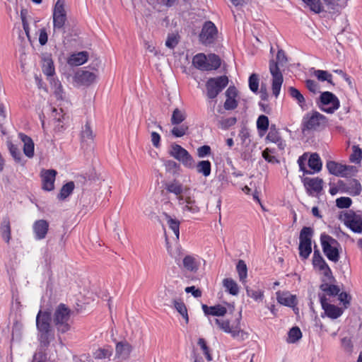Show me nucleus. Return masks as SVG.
I'll use <instances>...</instances> for the list:
<instances>
[{"mask_svg":"<svg viewBox=\"0 0 362 362\" xmlns=\"http://www.w3.org/2000/svg\"><path fill=\"white\" fill-rule=\"evenodd\" d=\"M308 165L309 168L313 170V174L319 173L322 170V163L320 156L317 153L310 154L308 160Z\"/></svg>","mask_w":362,"mask_h":362,"instance_id":"cd10ccee","label":"nucleus"},{"mask_svg":"<svg viewBox=\"0 0 362 362\" xmlns=\"http://www.w3.org/2000/svg\"><path fill=\"white\" fill-rule=\"evenodd\" d=\"M247 295L253 298L255 301H262L264 298V291L260 289L254 290L246 288Z\"/></svg>","mask_w":362,"mask_h":362,"instance_id":"de8ad7c7","label":"nucleus"},{"mask_svg":"<svg viewBox=\"0 0 362 362\" xmlns=\"http://www.w3.org/2000/svg\"><path fill=\"white\" fill-rule=\"evenodd\" d=\"M290 95L296 99L298 103L302 106L305 103V98L300 91L294 87H290L288 88Z\"/></svg>","mask_w":362,"mask_h":362,"instance_id":"603ef678","label":"nucleus"},{"mask_svg":"<svg viewBox=\"0 0 362 362\" xmlns=\"http://www.w3.org/2000/svg\"><path fill=\"white\" fill-rule=\"evenodd\" d=\"M88 53L86 51L79 52L71 55L68 63L71 66H80L87 62Z\"/></svg>","mask_w":362,"mask_h":362,"instance_id":"bb28decb","label":"nucleus"},{"mask_svg":"<svg viewBox=\"0 0 362 362\" xmlns=\"http://www.w3.org/2000/svg\"><path fill=\"white\" fill-rule=\"evenodd\" d=\"M313 235V230L310 227H303L300 233V243H311V238Z\"/></svg>","mask_w":362,"mask_h":362,"instance_id":"ea45409f","label":"nucleus"},{"mask_svg":"<svg viewBox=\"0 0 362 362\" xmlns=\"http://www.w3.org/2000/svg\"><path fill=\"white\" fill-rule=\"evenodd\" d=\"M18 136L23 143L24 154L32 158L34 156V143L32 139L23 133L19 134Z\"/></svg>","mask_w":362,"mask_h":362,"instance_id":"5701e85b","label":"nucleus"},{"mask_svg":"<svg viewBox=\"0 0 362 362\" xmlns=\"http://www.w3.org/2000/svg\"><path fill=\"white\" fill-rule=\"evenodd\" d=\"M66 21V13L64 8V0H57L53 11L54 33L62 30Z\"/></svg>","mask_w":362,"mask_h":362,"instance_id":"f8f14e48","label":"nucleus"},{"mask_svg":"<svg viewBox=\"0 0 362 362\" xmlns=\"http://www.w3.org/2000/svg\"><path fill=\"white\" fill-rule=\"evenodd\" d=\"M240 313L239 317L233 323H230L228 320L223 319H215V323L220 329L230 334L233 338L244 340L247 337V334L240 327Z\"/></svg>","mask_w":362,"mask_h":362,"instance_id":"39448f33","label":"nucleus"},{"mask_svg":"<svg viewBox=\"0 0 362 362\" xmlns=\"http://www.w3.org/2000/svg\"><path fill=\"white\" fill-rule=\"evenodd\" d=\"M0 233L3 240L8 243L11 239V224L8 216L4 217L1 223Z\"/></svg>","mask_w":362,"mask_h":362,"instance_id":"c85d7f7f","label":"nucleus"},{"mask_svg":"<svg viewBox=\"0 0 362 362\" xmlns=\"http://www.w3.org/2000/svg\"><path fill=\"white\" fill-rule=\"evenodd\" d=\"M332 283H322L320 288L323 292L326 293L329 296H337L340 292V288L335 285L331 284Z\"/></svg>","mask_w":362,"mask_h":362,"instance_id":"c9c22d12","label":"nucleus"},{"mask_svg":"<svg viewBox=\"0 0 362 362\" xmlns=\"http://www.w3.org/2000/svg\"><path fill=\"white\" fill-rule=\"evenodd\" d=\"M307 88L312 93L319 92V84L313 80L308 79L305 81Z\"/></svg>","mask_w":362,"mask_h":362,"instance_id":"69168bd1","label":"nucleus"},{"mask_svg":"<svg viewBox=\"0 0 362 362\" xmlns=\"http://www.w3.org/2000/svg\"><path fill=\"white\" fill-rule=\"evenodd\" d=\"M187 114L185 110L175 108L173 112L170 122L173 125H178L185 120Z\"/></svg>","mask_w":362,"mask_h":362,"instance_id":"72a5a7b5","label":"nucleus"},{"mask_svg":"<svg viewBox=\"0 0 362 362\" xmlns=\"http://www.w3.org/2000/svg\"><path fill=\"white\" fill-rule=\"evenodd\" d=\"M116 355L121 359H127L129 358L132 346L127 341H120L116 344Z\"/></svg>","mask_w":362,"mask_h":362,"instance_id":"412c9836","label":"nucleus"},{"mask_svg":"<svg viewBox=\"0 0 362 362\" xmlns=\"http://www.w3.org/2000/svg\"><path fill=\"white\" fill-rule=\"evenodd\" d=\"M211 154V148L209 146H202L197 148V155L199 158H204Z\"/></svg>","mask_w":362,"mask_h":362,"instance_id":"774afa93","label":"nucleus"},{"mask_svg":"<svg viewBox=\"0 0 362 362\" xmlns=\"http://www.w3.org/2000/svg\"><path fill=\"white\" fill-rule=\"evenodd\" d=\"M228 78L226 76L210 78L206 83V95L214 99L227 86Z\"/></svg>","mask_w":362,"mask_h":362,"instance_id":"0eeeda50","label":"nucleus"},{"mask_svg":"<svg viewBox=\"0 0 362 362\" xmlns=\"http://www.w3.org/2000/svg\"><path fill=\"white\" fill-rule=\"evenodd\" d=\"M302 337V333L299 327H293L288 332V341L290 343H295L298 341Z\"/></svg>","mask_w":362,"mask_h":362,"instance_id":"a18cd8bd","label":"nucleus"},{"mask_svg":"<svg viewBox=\"0 0 362 362\" xmlns=\"http://www.w3.org/2000/svg\"><path fill=\"white\" fill-rule=\"evenodd\" d=\"M42 71L43 73L48 76H52L54 74V66L53 61L50 56H45L42 58Z\"/></svg>","mask_w":362,"mask_h":362,"instance_id":"2f4dec72","label":"nucleus"},{"mask_svg":"<svg viewBox=\"0 0 362 362\" xmlns=\"http://www.w3.org/2000/svg\"><path fill=\"white\" fill-rule=\"evenodd\" d=\"M38 341L41 348H47L54 338L51 326V315L49 312L40 310L36 317Z\"/></svg>","mask_w":362,"mask_h":362,"instance_id":"f257e3e1","label":"nucleus"},{"mask_svg":"<svg viewBox=\"0 0 362 362\" xmlns=\"http://www.w3.org/2000/svg\"><path fill=\"white\" fill-rule=\"evenodd\" d=\"M169 153L174 158L180 161L185 167L187 168H194L195 162L189 152L182 148L180 145L173 144L171 145Z\"/></svg>","mask_w":362,"mask_h":362,"instance_id":"1a4fd4ad","label":"nucleus"},{"mask_svg":"<svg viewBox=\"0 0 362 362\" xmlns=\"http://www.w3.org/2000/svg\"><path fill=\"white\" fill-rule=\"evenodd\" d=\"M314 75L320 81H327L328 83H332V74L328 73L327 71L315 70L314 71Z\"/></svg>","mask_w":362,"mask_h":362,"instance_id":"09e8293b","label":"nucleus"},{"mask_svg":"<svg viewBox=\"0 0 362 362\" xmlns=\"http://www.w3.org/2000/svg\"><path fill=\"white\" fill-rule=\"evenodd\" d=\"M272 153V150L267 148L262 152V157L269 163H279V160L274 156L271 155Z\"/></svg>","mask_w":362,"mask_h":362,"instance_id":"e2e57ef3","label":"nucleus"},{"mask_svg":"<svg viewBox=\"0 0 362 362\" xmlns=\"http://www.w3.org/2000/svg\"><path fill=\"white\" fill-rule=\"evenodd\" d=\"M49 227V224L46 220L40 219L35 221L33 225L35 238L37 240L45 239L48 233Z\"/></svg>","mask_w":362,"mask_h":362,"instance_id":"6ab92c4d","label":"nucleus"},{"mask_svg":"<svg viewBox=\"0 0 362 362\" xmlns=\"http://www.w3.org/2000/svg\"><path fill=\"white\" fill-rule=\"evenodd\" d=\"M42 189L46 191H52L54 188V181L57 175L55 170H42L40 173Z\"/></svg>","mask_w":362,"mask_h":362,"instance_id":"a211bd4d","label":"nucleus"},{"mask_svg":"<svg viewBox=\"0 0 362 362\" xmlns=\"http://www.w3.org/2000/svg\"><path fill=\"white\" fill-rule=\"evenodd\" d=\"M186 189L187 188H184L182 184L176 180L168 182L165 184V189L168 192L174 194L177 197V200L178 199L179 197H181L184 194Z\"/></svg>","mask_w":362,"mask_h":362,"instance_id":"aec40b11","label":"nucleus"},{"mask_svg":"<svg viewBox=\"0 0 362 362\" xmlns=\"http://www.w3.org/2000/svg\"><path fill=\"white\" fill-rule=\"evenodd\" d=\"M8 148L12 157L16 162H21V152L20 149L11 142H8Z\"/></svg>","mask_w":362,"mask_h":362,"instance_id":"864d4df0","label":"nucleus"},{"mask_svg":"<svg viewBox=\"0 0 362 362\" xmlns=\"http://www.w3.org/2000/svg\"><path fill=\"white\" fill-rule=\"evenodd\" d=\"M362 159V151L358 146H353L352 153L349 156L351 163H359Z\"/></svg>","mask_w":362,"mask_h":362,"instance_id":"49530a36","label":"nucleus"},{"mask_svg":"<svg viewBox=\"0 0 362 362\" xmlns=\"http://www.w3.org/2000/svg\"><path fill=\"white\" fill-rule=\"evenodd\" d=\"M320 301L325 314L331 319H337L343 314V309L334 305L327 303V299L325 294H319Z\"/></svg>","mask_w":362,"mask_h":362,"instance_id":"dca6fc26","label":"nucleus"},{"mask_svg":"<svg viewBox=\"0 0 362 362\" xmlns=\"http://www.w3.org/2000/svg\"><path fill=\"white\" fill-rule=\"evenodd\" d=\"M326 122V117L318 112L306 114L303 119V131L316 129Z\"/></svg>","mask_w":362,"mask_h":362,"instance_id":"ddd939ff","label":"nucleus"},{"mask_svg":"<svg viewBox=\"0 0 362 362\" xmlns=\"http://www.w3.org/2000/svg\"><path fill=\"white\" fill-rule=\"evenodd\" d=\"M299 255L302 259H306L312 252L311 243H299Z\"/></svg>","mask_w":362,"mask_h":362,"instance_id":"a19ab883","label":"nucleus"},{"mask_svg":"<svg viewBox=\"0 0 362 362\" xmlns=\"http://www.w3.org/2000/svg\"><path fill=\"white\" fill-rule=\"evenodd\" d=\"M198 344L202 350L205 357L208 361H212V356L211 354L210 349L206 345V342L203 338H199L198 340Z\"/></svg>","mask_w":362,"mask_h":362,"instance_id":"5fc2aeb1","label":"nucleus"},{"mask_svg":"<svg viewBox=\"0 0 362 362\" xmlns=\"http://www.w3.org/2000/svg\"><path fill=\"white\" fill-rule=\"evenodd\" d=\"M188 128V125H187L186 124H180V125H174V127L171 130V134L175 137H182L187 134Z\"/></svg>","mask_w":362,"mask_h":362,"instance_id":"37998d69","label":"nucleus"},{"mask_svg":"<svg viewBox=\"0 0 362 362\" xmlns=\"http://www.w3.org/2000/svg\"><path fill=\"white\" fill-rule=\"evenodd\" d=\"M111 355L112 351L107 349H98L93 353V356L96 359L109 358Z\"/></svg>","mask_w":362,"mask_h":362,"instance_id":"13d9d810","label":"nucleus"},{"mask_svg":"<svg viewBox=\"0 0 362 362\" xmlns=\"http://www.w3.org/2000/svg\"><path fill=\"white\" fill-rule=\"evenodd\" d=\"M74 182H69L62 187L60 193L58 195V198L60 199H64L68 197L73 192L74 189Z\"/></svg>","mask_w":362,"mask_h":362,"instance_id":"79ce46f5","label":"nucleus"},{"mask_svg":"<svg viewBox=\"0 0 362 362\" xmlns=\"http://www.w3.org/2000/svg\"><path fill=\"white\" fill-rule=\"evenodd\" d=\"M202 310L206 315L224 316L227 313L226 308L221 305H216L214 306L202 305Z\"/></svg>","mask_w":362,"mask_h":362,"instance_id":"b1692460","label":"nucleus"},{"mask_svg":"<svg viewBox=\"0 0 362 362\" xmlns=\"http://www.w3.org/2000/svg\"><path fill=\"white\" fill-rule=\"evenodd\" d=\"M347 194L351 196L359 195L362 190L360 182L356 179L349 180L347 182Z\"/></svg>","mask_w":362,"mask_h":362,"instance_id":"7c9ffc66","label":"nucleus"},{"mask_svg":"<svg viewBox=\"0 0 362 362\" xmlns=\"http://www.w3.org/2000/svg\"><path fill=\"white\" fill-rule=\"evenodd\" d=\"M71 310L64 303H60L53 313V322L58 331L62 334L66 333L71 329Z\"/></svg>","mask_w":362,"mask_h":362,"instance_id":"7ed1b4c3","label":"nucleus"},{"mask_svg":"<svg viewBox=\"0 0 362 362\" xmlns=\"http://www.w3.org/2000/svg\"><path fill=\"white\" fill-rule=\"evenodd\" d=\"M46 349L40 346L38 351L33 356V362H46L47 360V356L45 353Z\"/></svg>","mask_w":362,"mask_h":362,"instance_id":"4d7b16f0","label":"nucleus"},{"mask_svg":"<svg viewBox=\"0 0 362 362\" xmlns=\"http://www.w3.org/2000/svg\"><path fill=\"white\" fill-rule=\"evenodd\" d=\"M223 285L226 291L233 296H237L239 293V287L237 283L232 279L226 278L223 281Z\"/></svg>","mask_w":362,"mask_h":362,"instance_id":"473e14b6","label":"nucleus"},{"mask_svg":"<svg viewBox=\"0 0 362 362\" xmlns=\"http://www.w3.org/2000/svg\"><path fill=\"white\" fill-rule=\"evenodd\" d=\"M173 304L176 310L182 316L185 322L187 324L189 322V316L185 303L181 300H175Z\"/></svg>","mask_w":362,"mask_h":362,"instance_id":"4c0bfd02","label":"nucleus"},{"mask_svg":"<svg viewBox=\"0 0 362 362\" xmlns=\"http://www.w3.org/2000/svg\"><path fill=\"white\" fill-rule=\"evenodd\" d=\"M257 127L259 130L266 132L269 127V119L267 116L260 115L257 121Z\"/></svg>","mask_w":362,"mask_h":362,"instance_id":"6e6d98bb","label":"nucleus"},{"mask_svg":"<svg viewBox=\"0 0 362 362\" xmlns=\"http://www.w3.org/2000/svg\"><path fill=\"white\" fill-rule=\"evenodd\" d=\"M340 219L354 233H362V214L349 210L340 215Z\"/></svg>","mask_w":362,"mask_h":362,"instance_id":"9d476101","label":"nucleus"},{"mask_svg":"<svg viewBox=\"0 0 362 362\" xmlns=\"http://www.w3.org/2000/svg\"><path fill=\"white\" fill-rule=\"evenodd\" d=\"M177 204L183 214H195L199 211L195 197L189 189H186L184 194L178 197Z\"/></svg>","mask_w":362,"mask_h":362,"instance_id":"6e6552de","label":"nucleus"},{"mask_svg":"<svg viewBox=\"0 0 362 362\" xmlns=\"http://www.w3.org/2000/svg\"><path fill=\"white\" fill-rule=\"evenodd\" d=\"M82 142H91L93 139V132L90 125L87 123L83 128L81 134Z\"/></svg>","mask_w":362,"mask_h":362,"instance_id":"c03bdc74","label":"nucleus"},{"mask_svg":"<svg viewBox=\"0 0 362 362\" xmlns=\"http://www.w3.org/2000/svg\"><path fill=\"white\" fill-rule=\"evenodd\" d=\"M192 64L201 71L216 70L221 66V59L215 54L206 55L203 53H199L193 57Z\"/></svg>","mask_w":362,"mask_h":362,"instance_id":"20e7f679","label":"nucleus"},{"mask_svg":"<svg viewBox=\"0 0 362 362\" xmlns=\"http://www.w3.org/2000/svg\"><path fill=\"white\" fill-rule=\"evenodd\" d=\"M280 138L279 133L275 129L271 128L266 139L272 143H275L279 141Z\"/></svg>","mask_w":362,"mask_h":362,"instance_id":"0e129e2a","label":"nucleus"},{"mask_svg":"<svg viewBox=\"0 0 362 362\" xmlns=\"http://www.w3.org/2000/svg\"><path fill=\"white\" fill-rule=\"evenodd\" d=\"M308 160V154L304 153L300 156L298 159V164L299 165L300 170L303 173V175H312L311 170H309L305 167V163Z\"/></svg>","mask_w":362,"mask_h":362,"instance_id":"3c124183","label":"nucleus"},{"mask_svg":"<svg viewBox=\"0 0 362 362\" xmlns=\"http://www.w3.org/2000/svg\"><path fill=\"white\" fill-rule=\"evenodd\" d=\"M217 34L218 30L215 24L211 21H206L199 34V40L206 45L212 44L216 40Z\"/></svg>","mask_w":362,"mask_h":362,"instance_id":"2eb2a0df","label":"nucleus"},{"mask_svg":"<svg viewBox=\"0 0 362 362\" xmlns=\"http://www.w3.org/2000/svg\"><path fill=\"white\" fill-rule=\"evenodd\" d=\"M322 107L320 109L327 113L332 114L339 107V100L335 95L325 91L320 95Z\"/></svg>","mask_w":362,"mask_h":362,"instance_id":"4468645a","label":"nucleus"},{"mask_svg":"<svg viewBox=\"0 0 362 362\" xmlns=\"http://www.w3.org/2000/svg\"><path fill=\"white\" fill-rule=\"evenodd\" d=\"M276 299L280 304L286 306L292 307L296 303V296L288 292H277Z\"/></svg>","mask_w":362,"mask_h":362,"instance_id":"a878e982","label":"nucleus"},{"mask_svg":"<svg viewBox=\"0 0 362 362\" xmlns=\"http://www.w3.org/2000/svg\"><path fill=\"white\" fill-rule=\"evenodd\" d=\"M351 199L346 197H341L336 200V205L339 209L349 208L351 205Z\"/></svg>","mask_w":362,"mask_h":362,"instance_id":"680f3d73","label":"nucleus"},{"mask_svg":"<svg viewBox=\"0 0 362 362\" xmlns=\"http://www.w3.org/2000/svg\"><path fill=\"white\" fill-rule=\"evenodd\" d=\"M177 44L178 40L177 36L174 34L169 35L165 42V45L170 49H173Z\"/></svg>","mask_w":362,"mask_h":362,"instance_id":"338daca9","label":"nucleus"},{"mask_svg":"<svg viewBox=\"0 0 362 362\" xmlns=\"http://www.w3.org/2000/svg\"><path fill=\"white\" fill-rule=\"evenodd\" d=\"M313 263L314 267H318L319 269H322V267L327 265V263L325 262L322 257L320 255V253L318 250L314 251Z\"/></svg>","mask_w":362,"mask_h":362,"instance_id":"8fccbe9b","label":"nucleus"},{"mask_svg":"<svg viewBox=\"0 0 362 362\" xmlns=\"http://www.w3.org/2000/svg\"><path fill=\"white\" fill-rule=\"evenodd\" d=\"M303 185L310 196L320 193L322 189L323 180L320 177H305L302 180Z\"/></svg>","mask_w":362,"mask_h":362,"instance_id":"f3484780","label":"nucleus"},{"mask_svg":"<svg viewBox=\"0 0 362 362\" xmlns=\"http://www.w3.org/2000/svg\"><path fill=\"white\" fill-rule=\"evenodd\" d=\"M236 269L240 281L242 283H245L247 276V267L245 262L243 260L240 259L237 264Z\"/></svg>","mask_w":362,"mask_h":362,"instance_id":"e433bc0d","label":"nucleus"},{"mask_svg":"<svg viewBox=\"0 0 362 362\" xmlns=\"http://www.w3.org/2000/svg\"><path fill=\"white\" fill-rule=\"evenodd\" d=\"M76 80L82 85L88 86L96 79V75L88 71H81L76 73Z\"/></svg>","mask_w":362,"mask_h":362,"instance_id":"4be33fe9","label":"nucleus"},{"mask_svg":"<svg viewBox=\"0 0 362 362\" xmlns=\"http://www.w3.org/2000/svg\"><path fill=\"white\" fill-rule=\"evenodd\" d=\"M320 270L322 272L324 275L322 279L323 283H332V281H334V277L332 274V271L329 266L327 264L325 267H322Z\"/></svg>","mask_w":362,"mask_h":362,"instance_id":"052dcab7","label":"nucleus"},{"mask_svg":"<svg viewBox=\"0 0 362 362\" xmlns=\"http://www.w3.org/2000/svg\"><path fill=\"white\" fill-rule=\"evenodd\" d=\"M195 167L197 172L204 177H208L211 174V164L209 160H201L195 165Z\"/></svg>","mask_w":362,"mask_h":362,"instance_id":"f704fd0d","label":"nucleus"},{"mask_svg":"<svg viewBox=\"0 0 362 362\" xmlns=\"http://www.w3.org/2000/svg\"><path fill=\"white\" fill-rule=\"evenodd\" d=\"M249 87L250 89L256 93L259 88V77L256 74H252L249 78Z\"/></svg>","mask_w":362,"mask_h":362,"instance_id":"bf43d9fd","label":"nucleus"},{"mask_svg":"<svg viewBox=\"0 0 362 362\" xmlns=\"http://www.w3.org/2000/svg\"><path fill=\"white\" fill-rule=\"evenodd\" d=\"M320 240L323 252L327 257L334 262H338L339 259L338 250L339 244L337 240L325 234L321 235Z\"/></svg>","mask_w":362,"mask_h":362,"instance_id":"423d86ee","label":"nucleus"},{"mask_svg":"<svg viewBox=\"0 0 362 362\" xmlns=\"http://www.w3.org/2000/svg\"><path fill=\"white\" fill-rule=\"evenodd\" d=\"M163 215L168 227L173 231L176 240H178L180 236V221L176 218H173L167 213H163Z\"/></svg>","mask_w":362,"mask_h":362,"instance_id":"c756f323","label":"nucleus"},{"mask_svg":"<svg viewBox=\"0 0 362 362\" xmlns=\"http://www.w3.org/2000/svg\"><path fill=\"white\" fill-rule=\"evenodd\" d=\"M326 168L331 175L338 177L352 176L357 173L356 167L343 165L333 160L327 161Z\"/></svg>","mask_w":362,"mask_h":362,"instance_id":"9b49d317","label":"nucleus"},{"mask_svg":"<svg viewBox=\"0 0 362 362\" xmlns=\"http://www.w3.org/2000/svg\"><path fill=\"white\" fill-rule=\"evenodd\" d=\"M183 268L189 272H196L199 266V262L193 255H186L182 260Z\"/></svg>","mask_w":362,"mask_h":362,"instance_id":"393cba45","label":"nucleus"},{"mask_svg":"<svg viewBox=\"0 0 362 362\" xmlns=\"http://www.w3.org/2000/svg\"><path fill=\"white\" fill-rule=\"evenodd\" d=\"M287 61L285 52L280 49L276 54V62L273 59L269 62V71L272 76V90L273 95L277 98L280 93L284 81L283 75L279 71L278 64L284 65Z\"/></svg>","mask_w":362,"mask_h":362,"instance_id":"f03ea898","label":"nucleus"},{"mask_svg":"<svg viewBox=\"0 0 362 362\" xmlns=\"http://www.w3.org/2000/svg\"><path fill=\"white\" fill-rule=\"evenodd\" d=\"M311 11L320 13L323 11V6L320 0H302Z\"/></svg>","mask_w":362,"mask_h":362,"instance_id":"58836bf2","label":"nucleus"}]
</instances>
